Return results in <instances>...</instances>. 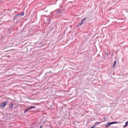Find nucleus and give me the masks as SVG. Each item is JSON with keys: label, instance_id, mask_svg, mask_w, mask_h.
I'll return each instance as SVG.
<instances>
[{"label": "nucleus", "instance_id": "nucleus-1", "mask_svg": "<svg viewBox=\"0 0 128 128\" xmlns=\"http://www.w3.org/2000/svg\"><path fill=\"white\" fill-rule=\"evenodd\" d=\"M44 20L46 24H50V22H52V18L48 17H45L44 18Z\"/></svg>", "mask_w": 128, "mask_h": 128}, {"label": "nucleus", "instance_id": "nucleus-2", "mask_svg": "<svg viewBox=\"0 0 128 128\" xmlns=\"http://www.w3.org/2000/svg\"><path fill=\"white\" fill-rule=\"evenodd\" d=\"M118 124V122H108L104 125V126L106 128H108V126H112V124Z\"/></svg>", "mask_w": 128, "mask_h": 128}, {"label": "nucleus", "instance_id": "nucleus-3", "mask_svg": "<svg viewBox=\"0 0 128 128\" xmlns=\"http://www.w3.org/2000/svg\"><path fill=\"white\" fill-rule=\"evenodd\" d=\"M8 100L2 102L1 104H0V108H6V104H8Z\"/></svg>", "mask_w": 128, "mask_h": 128}, {"label": "nucleus", "instance_id": "nucleus-4", "mask_svg": "<svg viewBox=\"0 0 128 128\" xmlns=\"http://www.w3.org/2000/svg\"><path fill=\"white\" fill-rule=\"evenodd\" d=\"M18 16H19L18 14H16V15L14 16V20H16V19L18 18Z\"/></svg>", "mask_w": 128, "mask_h": 128}, {"label": "nucleus", "instance_id": "nucleus-5", "mask_svg": "<svg viewBox=\"0 0 128 128\" xmlns=\"http://www.w3.org/2000/svg\"><path fill=\"white\" fill-rule=\"evenodd\" d=\"M28 108H29V110H32V108H36V106H30V107H28Z\"/></svg>", "mask_w": 128, "mask_h": 128}, {"label": "nucleus", "instance_id": "nucleus-6", "mask_svg": "<svg viewBox=\"0 0 128 128\" xmlns=\"http://www.w3.org/2000/svg\"><path fill=\"white\" fill-rule=\"evenodd\" d=\"M18 16H24V12H22V13L18 14Z\"/></svg>", "mask_w": 128, "mask_h": 128}, {"label": "nucleus", "instance_id": "nucleus-7", "mask_svg": "<svg viewBox=\"0 0 128 128\" xmlns=\"http://www.w3.org/2000/svg\"><path fill=\"white\" fill-rule=\"evenodd\" d=\"M7 34H12V30L11 29H8V31L7 32Z\"/></svg>", "mask_w": 128, "mask_h": 128}, {"label": "nucleus", "instance_id": "nucleus-8", "mask_svg": "<svg viewBox=\"0 0 128 128\" xmlns=\"http://www.w3.org/2000/svg\"><path fill=\"white\" fill-rule=\"evenodd\" d=\"M10 110H12L14 108V104H11L9 106Z\"/></svg>", "mask_w": 128, "mask_h": 128}, {"label": "nucleus", "instance_id": "nucleus-9", "mask_svg": "<svg viewBox=\"0 0 128 128\" xmlns=\"http://www.w3.org/2000/svg\"><path fill=\"white\" fill-rule=\"evenodd\" d=\"M128 121L126 122V123H125V125L124 126V128H126L128 126Z\"/></svg>", "mask_w": 128, "mask_h": 128}, {"label": "nucleus", "instance_id": "nucleus-10", "mask_svg": "<svg viewBox=\"0 0 128 128\" xmlns=\"http://www.w3.org/2000/svg\"><path fill=\"white\" fill-rule=\"evenodd\" d=\"M116 60H115L114 62V64H113V68H114V66H116Z\"/></svg>", "mask_w": 128, "mask_h": 128}, {"label": "nucleus", "instance_id": "nucleus-11", "mask_svg": "<svg viewBox=\"0 0 128 128\" xmlns=\"http://www.w3.org/2000/svg\"><path fill=\"white\" fill-rule=\"evenodd\" d=\"M28 110H30V109L28 108L25 110L24 111L26 112H28Z\"/></svg>", "mask_w": 128, "mask_h": 128}, {"label": "nucleus", "instance_id": "nucleus-12", "mask_svg": "<svg viewBox=\"0 0 128 128\" xmlns=\"http://www.w3.org/2000/svg\"><path fill=\"white\" fill-rule=\"evenodd\" d=\"M86 20V18H84V19H82V22H84V20Z\"/></svg>", "mask_w": 128, "mask_h": 128}, {"label": "nucleus", "instance_id": "nucleus-13", "mask_svg": "<svg viewBox=\"0 0 128 128\" xmlns=\"http://www.w3.org/2000/svg\"><path fill=\"white\" fill-rule=\"evenodd\" d=\"M100 124V122H96V123H95L94 124H96H96Z\"/></svg>", "mask_w": 128, "mask_h": 128}, {"label": "nucleus", "instance_id": "nucleus-14", "mask_svg": "<svg viewBox=\"0 0 128 128\" xmlns=\"http://www.w3.org/2000/svg\"><path fill=\"white\" fill-rule=\"evenodd\" d=\"M83 23H84V22H82H82H81V23L79 24V26H82Z\"/></svg>", "mask_w": 128, "mask_h": 128}, {"label": "nucleus", "instance_id": "nucleus-15", "mask_svg": "<svg viewBox=\"0 0 128 128\" xmlns=\"http://www.w3.org/2000/svg\"><path fill=\"white\" fill-rule=\"evenodd\" d=\"M94 127H96V124H94V126H92V127H90V128H94Z\"/></svg>", "mask_w": 128, "mask_h": 128}, {"label": "nucleus", "instance_id": "nucleus-16", "mask_svg": "<svg viewBox=\"0 0 128 128\" xmlns=\"http://www.w3.org/2000/svg\"><path fill=\"white\" fill-rule=\"evenodd\" d=\"M24 114H26V111H24Z\"/></svg>", "mask_w": 128, "mask_h": 128}, {"label": "nucleus", "instance_id": "nucleus-17", "mask_svg": "<svg viewBox=\"0 0 128 128\" xmlns=\"http://www.w3.org/2000/svg\"><path fill=\"white\" fill-rule=\"evenodd\" d=\"M42 126H40L39 128H42Z\"/></svg>", "mask_w": 128, "mask_h": 128}, {"label": "nucleus", "instance_id": "nucleus-18", "mask_svg": "<svg viewBox=\"0 0 128 128\" xmlns=\"http://www.w3.org/2000/svg\"><path fill=\"white\" fill-rule=\"evenodd\" d=\"M107 56H108V53H106Z\"/></svg>", "mask_w": 128, "mask_h": 128}]
</instances>
